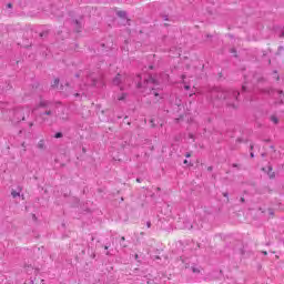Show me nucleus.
Masks as SVG:
<instances>
[{
    "label": "nucleus",
    "instance_id": "1",
    "mask_svg": "<svg viewBox=\"0 0 284 284\" xmlns=\"http://www.w3.org/2000/svg\"><path fill=\"white\" fill-rule=\"evenodd\" d=\"M37 111H39L38 119H41L42 123H48L50 119H54V116H57V104L43 99V97H40L36 106L32 109V112Z\"/></svg>",
    "mask_w": 284,
    "mask_h": 284
},
{
    "label": "nucleus",
    "instance_id": "2",
    "mask_svg": "<svg viewBox=\"0 0 284 284\" xmlns=\"http://www.w3.org/2000/svg\"><path fill=\"white\" fill-rule=\"evenodd\" d=\"M241 93L236 90H229L223 91L219 88L213 89L211 91V101L219 100V101H226L229 108H239V97Z\"/></svg>",
    "mask_w": 284,
    "mask_h": 284
},
{
    "label": "nucleus",
    "instance_id": "3",
    "mask_svg": "<svg viewBox=\"0 0 284 284\" xmlns=\"http://www.w3.org/2000/svg\"><path fill=\"white\" fill-rule=\"evenodd\" d=\"M31 112H32V109L28 105L18 106L13 110V116L11 119V122L17 124V123H21V121H26V119L30 116Z\"/></svg>",
    "mask_w": 284,
    "mask_h": 284
},
{
    "label": "nucleus",
    "instance_id": "4",
    "mask_svg": "<svg viewBox=\"0 0 284 284\" xmlns=\"http://www.w3.org/2000/svg\"><path fill=\"white\" fill-rule=\"evenodd\" d=\"M83 74H85L87 77L85 83L88 85H93V87L103 85V77L101 75L97 77L94 73H90L89 71H85V72L80 71L79 73H75V78L81 79Z\"/></svg>",
    "mask_w": 284,
    "mask_h": 284
},
{
    "label": "nucleus",
    "instance_id": "5",
    "mask_svg": "<svg viewBox=\"0 0 284 284\" xmlns=\"http://www.w3.org/2000/svg\"><path fill=\"white\" fill-rule=\"evenodd\" d=\"M154 85H159V82L152 75H148V78H144L143 84L141 82H138L136 88L141 90V88H144V90H151V94H154V97H159V92H156V89H154Z\"/></svg>",
    "mask_w": 284,
    "mask_h": 284
},
{
    "label": "nucleus",
    "instance_id": "6",
    "mask_svg": "<svg viewBox=\"0 0 284 284\" xmlns=\"http://www.w3.org/2000/svg\"><path fill=\"white\" fill-rule=\"evenodd\" d=\"M83 30V18L73 21V32H81Z\"/></svg>",
    "mask_w": 284,
    "mask_h": 284
},
{
    "label": "nucleus",
    "instance_id": "7",
    "mask_svg": "<svg viewBox=\"0 0 284 284\" xmlns=\"http://www.w3.org/2000/svg\"><path fill=\"white\" fill-rule=\"evenodd\" d=\"M124 79H125L124 75H122L121 73H118L115 75V79H113V85H119L120 83H123Z\"/></svg>",
    "mask_w": 284,
    "mask_h": 284
},
{
    "label": "nucleus",
    "instance_id": "8",
    "mask_svg": "<svg viewBox=\"0 0 284 284\" xmlns=\"http://www.w3.org/2000/svg\"><path fill=\"white\" fill-rule=\"evenodd\" d=\"M59 83H60V80L58 78L54 79L53 82L51 83V88H53V90H59V91L63 90V84L59 87Z\"/></svg>",
    "mask_w": 284,
    "mask_h": 284
},
{
    "label": "nucleus",
    "instance_id": "9",
    "mask_svg": "<svg viewBox=\"0 0 284 284\" xmlns=\"http://www.w3.org/2000/svg\"><path fill=\"white\" fill-rule=\"evenodd\" d=\"M32 272L34 274H39V270H34V267H32V265H28L27 266V274H32Z\"/></svg>",
    "mask_w": 284,
    "mask_h": 284
},
{
    "label": "nucleus",
    "instance_id": "10",
    "mask_svg": "<svg viewBox=\"0 0 284 284\" xmlns=\"http://www.w3.org/2000/svg\"><path fill=\"white\" fill-rule=\"evenodd\" d=\"M38 150H45V140H40L37 144Z\"/></svg>",
    "mask_w": 284,
    "mask_h": 284
},
{
    "label": "nucleus",
    "instance_id": "11",
    "mask_svg": "<svg viewBox=\"0 0 284 284\" xmlns=\"http://www.w3.org/2000/svg\"><path fill=\"white\" fill-rule=\"evenodd\" d=\"M116 14L121 19H128V13L125 11H118Z\"/></svg>",
    "mask_w": 284,
    "mask_h": 284
},
{
    "label": "nucleus",
    "instance_id": "12",
    "mask_svg": "<svg viewBox=\"0 0 284 284\" xmlns=\"http://www.w3.org/2000/svg\"><path fill=\"white\" fill-rule=\"evenodd\" d=\"M118 101H125L128 99V93H121L116 97Z\"/></svg>",
    "mask_w": 284,
    "mask_h": 284
},
{
    "label": "nucleus",
    "instance_id": "13",
    "mask_svg": "<svg viewBox=\"0 0 284 284\" xmlns=\"http://www.w3.org/2000/svg\"><path fill=\"white\" fill-rule=\"evenodd\" d=\"M11 196H12L13 199H17V196H21V193H20L19 191L12 190V191H11Z\"/></svg>",
    "mask_w": 284,
    "mask_h": 284
},
{
    "label": "nucleus",
    "instance_id": "14",
    "mask_svg": "<svg viewBox=\"0 0 284 284\" xmlns=\"http://www.w3.org/2000/svg\"><path fill=\"white\" fill-rule=\"evenodd\" d=\"M121 247H128V244H125V236H122L120 240Z\"/></svg>",
    "mask_w": 284,
    "mask_h": 284
},
{
    "label": "nucleus",
    "instance_id": "15",
    "mask_svg": "<svg viewBox=\"0 0 284 284\" xmlns=\"http://www.w3.org/2000/svg\"><path fill=\"white\" fill-rule=\"evenodd\" d=\"M191 270H192L193 274H201V270H199V267H196V266H192Z\"/></svg>",
    "mask_w": 284,
    "mask_h": 284
},
{
    "label": "nucleus",
    "instance_id": "16",
    "mask_svg": "<svg viewBox=\"0 0 284 284\" xmlns=\"http://www.w3.org/2000/svg\"><path fill=\"white\" fill-rule=\"evenodd\" d=\"M271 121L274 122L275 125L278 124V118H276V115H272Z\"/></svg>",
    "mask_w": 284,
    "mask_h": 284
},
{
    "label": "nucleus",
    "instance_id": "17",
    "mask_svg": "<svg viewBox=\"0 0 284 284\" xmlns=\"http://www.w3.org/2000/svg\"><path fill=\"white\" fill-rule=\"evenodd\" d=\"M54 139H63V133L62 132L55 133Z\"/></svg>",
    "mask_w": 284,
    "mask_h": 284
},
{
    "label": "nucleus",
    "instance_id": "18",
    "mask_svg": "<svg viewBox=\"0 0 284 284\" xmlns=\"http://www.w3.org/2000/svg\"><path fill=\"white\" fill-rule=\"evenodd\" d=\"M242 91H243V92H247V87L242 85Z\"/></svg>",
    "mask_w": 284,
    "mask_h": 284
},
{
    "label": "nucleus",
    "instance_id": "19",
    "mask_svg": "<svg viewBox=\"0 0 284 284\" xmlns=\"http://www.w3.org/2000/svg\"><path fill=\"white\" fill-rule=\"evenodd\" d=\"M185 156H186V159H190V156H192V153L187 152V153L185 154Z\"/></svg>",
    "mask_w": 284,
    "mask_h": 284
},
{
    "label": "nucleus",
    "instance_id": "20",
    "mask_svg": "<svg viewBox=\"0 0 284 284\" xmlns=\"http://www.w3.org/2000/svg\"><path fill=\"white\" fill-rule=\"evenodd\" d=\"M146 227H152V222H146Z\"/></svg>",
    "mask_w": 284,
    "mask_h": 284
},
{
    "label": "nucleus",
    "instance_id": "21",
    "mask_svg": "<svg viewBox=\"0 0 284 284\" xmlns=\"http://www.w3.org/2000/svg\"><path fill=\"white\" fill-rule=\"evenodd\" d=\"M184 90H190V85L185 84Z\"/></svg>",
    "mask_w": 284,
    "mask_h": 284
},
{
    "label": "nucleus",
    "instance_id": "22",
    "mask_svg": "<svg viewBox=\"0 0 284 284\" xmlns=\"http://www.w3.org/2000/svg\"><path fill=\"white\" fill-rule=\"evenodd\" d=\"M232 168H239V164L233 163V164H232Z\"/></svg>",
    "mask_w": 284,
    "mask_h": 284
},
{
    "label": "nucleus",
    "instance_id": "23",
    "mask_svg": "<svg viewBox=\"0 0 284 284\" xmlns=\"http://www.w3.org/2000/svg\"><path fill=\"white\" fill-rule=\"evenodd\" d=\"M241 203H245V197H241Z\"/></svg>",
    "mask_w": 284,
    "mask_h": 284
},
{
    "label": "nucleus",
    "instance_id": "24",
    "mask_svg": "<svg viewBox=\"0 0 284 284\" xmlns=\"http://www.w3.org/2000/svg\"><path fill=\"white\" fill-rule=\"evenodd\" d=\"M33 125H34L33 122H30V123H29V128H32Z\"/></svg>",
    "mask_w": 284,
    "mask_h": 284
},
{
    "label": "nucleus",
    "instance_id": "25",
    "mask_svg": "<svg viewBox=\"0 0 284 284\" xmlns=\"http://www.w3.org/2000/svg\"><path fill=\"white\" fill-rule=\"evenodd\" d=\"M212 170H213L212 166H209V168H207V171H209V172H212Z\"/></svg>",
    "mask_w": 284,
    "mask_h": 284
},
{
    "label": "nucleus",
    "instance_id": "26",
    "mask_svg": "<svg viewBox=\"0 0 284 284\" xmlns=\"http://www.w3.org/2000/svg\"><path fill=\"white\" fill-rule=\"evenodd\" d=\"M7 8H12V3H8V4H7Z\"/></svg>",
    "mask_w": 284,
    "mask_h": 284
},
{
    "label": "nucleus",
    "instance_id": "27",
    "mask_svg": "<svg viewBox=\"0 0 284 284\" xmlns=\"http://www.w3.org/2000/svg\"><path fill=\"white\" fill-rule=\"evenodd\" d=\"M109 248H110V245L106 244V245L104 246V250H109Z\"/></svg>",
    "mask_w": 284,
    "mask_h": 284
},
{
    "label": "nucleus",
    "instance_id": "28",
    "mask_svg": "<svg viewBox=\"0 0 284 284\" xmlns=\"http://www.w3.org/2000/svg\"><path fill=\"white\" fill-rule=\"evenodd\" d=\"M164 21H168V16H163Z\"/></svg>",
    "mask_w": 284,
    "mask_h": 284
},
{
    "label": "nucleus",
    "instance_id": "29",
    "mask_svg": "<svg viewBox=\"0 0 284 284\" xmlns=\"http://www.w3.org/2000/svg\"><path fill=\"white\" fill-rule=\"evenodd\" d=\"M274 176H276L274 173L272 175H270V179H274Z\"/></svg>",
    "mask_w": 284,
    "mask_h": 284
},
{
    "label": "nucleus",
    "instance_id": "30",
    "mask_svg": "<svg viewBox=\"0 0 284 284\" xmlns=\"http://www.w3.org/2000/svg\"><path fill=\"white\" fill-rule=\"evenodd\" d=\"M183 163H184V165H187V163H189V162H187V160H184V162H183Z\"/></svg>",
    "mask_w": 284,
    "mask_h": 284
},
{
    "label": "nucleus",
    "instance_id": "31",
    "mask_svg": "<svg viewBox=\"0 0 284 284\" xmlns=\"http://www.w3.org/2000/svg\"><path fill=\"white\" fill-rule=\"evenodd\" d=\"M223 196L227 197V196H229V193H223Z\"/></svg>",
    "mask_w": 284,
    "mask_h": 284
},
{
    "label": "nucleus",
    "instance_id": "32",
    "mask_svg": "<svg viewBox=\"0 0 284 284\" xmlns=\"http://www.w3.org/2000/svg\"><path fill=\"white\" fill-rule=\"evenodd\" d=\"M106 256H111L110 251L106 252Z\"/></svg>",
    "mask_w": 284,
    "mask_h": 284
},
{
    "label": "nucleus",
    "instance_id": "33",
    "mask_svg": "<svg viewBox=\"0 0 284 284\" xmlns=\"http://www.w3.org/2000/svg\"><path fill=\"white\" fill-rule=\"evenodd\" d=\"M251 159H254V153H251Z\"/></svg>",
    "mask_w": 284,
    "mask_h": 284
},
{
    "label": "nucleus",
    "instance_id": "34",
    "mask_svg": "<svg viewBox=\"0 0 284 284\" xmlns=\"http://www.w3.org/2000/svg\"><path fill=\"white\" fill-rule=\"evenodd\" d=\"M268 172H272V166H268Z\"/></svg>",
    "mask_w": 284,
    "mask_h": 284
},
{
    "label": "nucleus",
    "instance_id": "35",
    "mask_svg": "<svg viewBox=\"0 0 284 284\" xmlns=\"http://www.w3.org/2000/svg\"><path fill=\"white\" fill-rule=\"evenodd\" d=\"M237 141H239V143H241L242 142L241 138H239Z\"/></svg>",
    "mask_w": 284,
    "mask_h": 284
},
{
    "label": "nucleus",
    "instance_id": "36",
    "mask_svg": "<svg viewBox=\"0 0 284 284\" xmlns=\"http://www.w3.org/2000/svg\"><path fill=\"white\" fill-rule=\"evenodd\" d=\"M40 37H43V33H40Z\"/></svg>",
    "mask_w": 284,
    "mask_h": 284
},
{
    "label": "nucleus",
    "instance_id": "37",
    "mask_svg": "<svg viewBox=\"0 0 284 284\" xmlns=\"http://www.w3.org/2000/svg\"><path fill=\"white\" fill-rule=\"evenodd\" d=\"M138 79H141V75H138Z\"/></svg>",
    "mask_w": 284,
    "mask_h": 284
},
{
    "label": "nucleus",
    "instance_id": "38",
    "mask_svg": "<svg viewBox=\"0 0 284 284\" xmlns=\"http://www.w3.org/2000/svg\"><path fill=\"white\" fill-rule=\"evenodd\" d=\"M182 79H185V75H182Z\"/></svg>",
    "mask_w": 284,
    "mask_h": 284
},
{
    "label": "nucleus",
    "instance_id": "39",
    "mask_svg": "<svg viewBox=\"0 0 284 284\" xmlns=\"http://www.w3.org/2000/svg\"><path fill=\"white\" fill-rule=\"evenodd\" d=\"M280 94H283V91H280Z\"/></svg>",
    "mask_w": 284,
    "mask_h": 284
},
{
    "label": "nucleus",
    "instance_id": "40",
    "mask_svg": "<svg viewBox=\"0 0 284 284\" xmlns=\"http://www.w3.org/2000/svg\"><path fill=\"white\" fill-rule=\"evenodd\" d=\"M120 90H123V87H121Z\"/></svg>",
    "mask_w": 284,
    "mask_h": 284
},
{
    "label": "nucleus",
    "instance_id": "41",
    "mask_svg": "<svg viewBox=\"0 0 284 284\" xmlns=\"http://www.w3.org/2000/svg\"><path fill=\"white\" fill-rule=\"evenodd\" d=\"M136 181H138V182H140V180H139V179H136Z\"/></svg>",
    "mask_w": 284,
    "mask_h": 284
}]
</instances>
